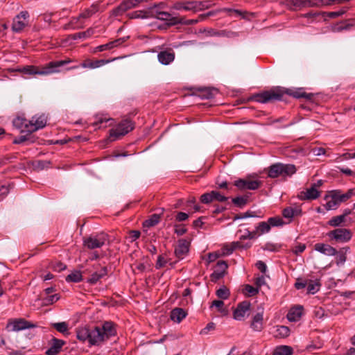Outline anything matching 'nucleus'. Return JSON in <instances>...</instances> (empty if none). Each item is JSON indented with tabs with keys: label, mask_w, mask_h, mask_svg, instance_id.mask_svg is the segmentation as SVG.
Returning a JSON list of instances; mask_svg holds the SVG:
<instances>
[{
	"label": "nucleus",
	"mask_w": 355,
	"mask_h": 355,
	"mask_svg": "<svg viewBox=\"0 0 355 355\" xmlns=\"http://www.w3.org/2000/svg\"><path fill=\"white\" fill-rule=\"evenodd\" d=\"M288 94L295 98H304L307 100H311L313 94L306 93L302 88L295 89H287L284 90L281 87L272 88L268 91H263L254 95V100L261 103H266L276 101H282L284 94Z\"/></svg>",
	"instance_id": "obj_1"
},
{
	"label": "nucleus",
	"mask_w": 355,
	"mask_h": 355,
	"mask_svg": "<svg viewBox=\"0 0 355 355\" xmlns=\"http://www.w3.org/2000/svg\"><path fill=\"white\" fill-rule=\"evenodd\" d=\"M72 62L71 59H66L63 60H56L49 62L42 70H39L37 67L29 65L26 66L21 69H17V71L30 74V75H46L52 73L58 72L57 69L59 67H63Z\"/></svg>",
	"instance_id": "obj_2"
},
{
	"label": "nucleus",
	"mask_w": 355,
	"mask_h": 355,
	"mask_svg": "<svg viewBox=\"0 0 355 355\" xmlns=\"http://www.w3.org/2000/svg\"><path fill=\"white\" fill-rule=\"evenodd\" d=\"M296 171L294 164L276 163L268 168V176L270 178H277L280 176L286 178L292 176L296 173Z\"/></svg>",
	"instance_id": "obj_3"
},
{
	"label": "nucleus",
	"mask_w": 355,
	"mask_h": 355,
	"mask_svg": "<svg viewBox=\"0 0 355 355\" xmlns=\"http://www.w3.org/2000/svg\"><path fill=\"white\" fill-rule=\"evenodd\" d=\"M134 123L129 119L122 120L115 128L110 130V139L113 141L128 134L134 129Z\"/></svg>",
	"instance_id": "obj_4"
},
{
	"label": "nucleus",
	"mask_w": 355,
	"mask_h": 355,
	"mask_svg": "<svg viewBox=\"0 0 355 355\" xmlns=\"http://www.w3.org/2000/svg\"><path fill=\"white\" fill-rule=\"evenodd\" d=\"M110 242L109 236L105 232H100L96 234H92L84 239L83 244L89 249H95L101 248L103 245Z\"/></svg>",
	"instance_id": "obj_5"
},
{
	"label": "nucleus",
	"mask_w": 355,
	"mask_h": 355,
	"mask_svg": "<svg viewBox=\"0 0 355 355\" xmlns=\"http://www.w3.org/2000/svg\"><path fill=\"white\" fill-rule=\"evenodd\" d=\"M36 327V324L28 321L24 318H15L10 319L8 321L6 329L8 331H19L26 329L35 328Z\"/></svg>",
	"instance_id": "obj_6"
},
{
	"label": "nucleus",
	"mask_w": 355,
	"mask_h": 355,
	"mask_svg": "<svg viewBox=\"0 0 355 355\" xmlns=\"http://www.w3.org/2000/svg\"><path fill=\"white\" fill-rule=\"evenodd\" d=\"M327 235L331 241L344 243L351 240L352 232L346 228H337L329 232Z\"/></svg>",
	"instance_id": "obj_7"
},
{
	"label": "nucleus",
	"mask_w": 355,
	"mask_h": 355,
	"mask_svg": "<svg viewBox=\"0 0 355 355\" xmlns=\"http://www.w3.org/2000/svg\"><path fill=\"white\" fill-rule=\"evenodd\" d=\"M205 1H178L172 6L176 10H186L197 12L202 9Z\"/></svg>",
	"instance_id": "obj_8"
},
{
	"label": "nucleus",
	"mask_w": 355,
	"mask_h": 355,
	"mask_svg": "<svg viewBox=\"0 0 355 355\" xmlns=\"http://www.w3.org/2000/svg\"><path fill=\"white\" fill-rule=\"evenodd\" d=\"M29 13L24 10L20 12L12 20V30L15 33L21 32L28 25Z\"/></svg>",
	"instance_id": "obj_9"
},
{
	"label": "nucleus",
	"mask_w": 355,
	"mask_h": 355,
	"mask_svg": "<svg viewBox=\"0 0 355 355\" xmlns=\"http://www.w3.org/2000/svg\"><path fill=\"white\" fill-rule=\"evenodd\" d=\"M261 182L259 180H252L250 178L239 179L234 182V185L239 190H256L261 185Z\"/></svg>",
	"instance_id": "obj_10"
},
{
	"label": "nucleus",
	"mask_w": 355,
	"mask_h": 355,
	"mask_svg": "<svg viewBox=\"0 0 355 355\" xmlns=\"http://www.w3.org/2000/svg\"><path fill=\"white\" fill-rule=\"evenodd\" d=\"M92 267L96 270L93 272L90 277L87 279V282L91 285H94L101 279L105 277L107 275L108 271L106 266H101L99 263L94 264Z\"/></svg>",
	"instance_id": "obj_11"
},
{
	"label": "nucleus",
	"mask_w": 355,
	"mask_h": 355,
	"mask_svg": "<svg viewBox=\"0 0 355 355\" xmlns=\"http://www.w3.org/2000/svg\"><path fill=\"white\" fill-rule=\"evenodd\" d=\"M12 124L15 128L19 130L21 132L32 133L33 124L31 120H27L24 117L17 116L12 121Z\"/></svg>",
	"instance_id": "obj_12"
},
{
	"label": "nucleus",
	"mask_w": 355,
	"mask_h": 355,
	"mask_svg": "<svg viewBox=\"0 0 355 355\" xmlns=\"http://www.w3.org/2000/svg\"><path fill=\"white\" fill-rule=\"evenodd\" d=\"M251 304L248 301H243L237 304L233 311V318L236 320H242L245 315L249 314Z\"/></svg>",
	"instance_id": "obj_13"
},
{
	"label": "nucleus",
	"mask_w": 355,
	"mask_h": 355,
	"mask_svg": "<svg viewBox=\"0 0 355 355\" xmlns=\"http://www.w3.org/2000/svg\"><path fill=\"white\" fill-rule=\"evenodd\" d=\"M263 308H261L259 311L252 315L250 326L254 331L260 332L263 330Z\"/></svg>",
	"instance_id": "obj_14"
},
{
	"label": "nucleus",
	"mask_w": 355,
	"mask_h": 355,
	"mask_svg": "<svg viewBox=\"0 0 355 355\" xmlns=\"http://www.w3.org/2000/svg\"><path fill=\"white\" fill-rule=\"evenodd\" d=\"M227 268V263L225 261H218L216 265L215 269L211 275L212 282H216L223 277Z\"/></svg>",
	"instance_id": "obj_15"
},
{
	"label": "nucleus",
	"mask_w": 355,
	"mask_h": 355,
	"mask_svg": "<svg viewBox=\"0 0 355 355\" xmlns=\"http://www.w3.org/2000/svg\"><path fill=\"white\" fill-rule=\"evenodd\" d=\"M190 243L186 239H180L175 248V254L179 259H182L188 254Z\"/></svg>",
	"instance_id": "obj_16"
},
{
	"label": "nucleus",
	"mask_w": 355,
	"mask_h": 355,
	"mask_svg": "<svg viewBox=\"0 0 355 355\" xmlns=\"http://www.w3.org/2000/svg\"><path fill=\"white\" fill-rule=\"evenodd\" d=\"M89 343L91 345H99L105 340L101 327H96L92 329H89Z\"/></svg>",
	"instance_id": "obj_17"
},
{
	"label": "nucleus",
	"mask_w": 355,
	"mask_h": 355,
	"mask_svg": "<svg viewBox=\"0 0 355 355\" xmlns=\"http://www.w3.org/2000/svg\"><path fill=\"white\" fill-rule=\"evenodd\" d=\"M316 184H313L311 188L306 191H301L299 198L302 200H312L317 199L320 196V191L316 189Z\"/></svg>",
	"instance_id": "obj_18"
},
{
	"label": "nucleus",
	"mask_w": 355,
	"mask_h": 355,
	"mask_svg": "<svg viewBox=\"0 0 355 355\" xmlns=\"http://www.w3.org/2000/svg\"><path fill=\"white\" fill-rule=\"evenodd\" d=\"M157 19L167 21L166 24L168 26H174L176 24H179V23H182V19L178 18L176 17H173L169 12L162 11L161 12H158Z\"/></svg>",
	"instance_id": "obj_19"
},
{
	"label": "nucleus",
	"mask_w": 355,
	"mask_h": 355,
	"mask_svg": "<svg viewBox=\"0 0 355 355\" xmlns=\"http://www.w3.org/2000/svg\"><path fill=\"white\" fill-rule=\"evenodd\" d=\"M157 58L161 64L168 65L173 62L175 59V53L172 49L162 51L158 53Z\"/></svg>",
	"instance_id": "obj_20"
},
{
	"label": "nucleus",
	"mask_w": 355,
	"mask_h": 355,
	"mask_svg": "<svg viewBox=\"0 0 355 355\" xmlns=\"http://www.w3.org/2000/svg\"><path fill=\"white\" fill-rule=\"evenodd\" d=\"M101 329L105 340L116 334L115 324L112 322H105Z\"/></svg>",
	"instance_id": "obj_21"
},
{
	"label": "nucleus",
	"mask_w": 355,
	"mask_h": 355,
	"mask_svg": "<svg viewBox=\"0 0 355 355\" xmlns=\"http://www.w3.org/2000/svg\"><path fill=\"white\" fill-rule=\"evenodd\" d=\"M314 249L327 256H334L338 254L336 249L328 244L318 243L315 244Z\"/></svg>",
	"instance_id": "obj_22"
},
{
	"label": "nucleus",
	"mask_w": 355,
	"mask_h": 355,
	"mask_svg": "<svg viewBox=\"0 0 355 355\" xmlns=\"http://www.w3.org/2000/svg\"><path fill=\"white\" fill-rule=\"evenodd\" d=\"M52 345L47 349L46 354L47 355H57L61 350L65 342L62 340L53 338L52 339Z\"/></svg>",
	"instance_id": "obj_23"
},
{
	"label": "nucleus",
	"mask_w": 355,
	"mask_h": 355,
	"mask_svg": "<svg viewBox=\"0 0 355 355\" xmlns=\"http://www.w3.org/2000/svg\"><path fill=\"white\" fill-rule=\"evenodd\" d=\"M303 307L297 306L290 309L287 314V318L289 321L295 322L300 319L302 315Z\"/></svg>",
	"instance_id": "obj_24"
},
{
	"label": "nucleus",
	"mask_w": 355,
	"mask_h": 355,
	"mask_svg": "<svg viewBox=\"0 0 355 355\" xmlns=\"http://www.w3.org/2000/svg\"><path fill=\"white\" fill-rule=\"evenodd\" d=\"M187 315V312L183 309L175 308L171 311L170 318L171 320L180 323Z\"/></svg>",
	"instance_id": "obj_25"
},
{
	"label": "nucleus",
	"mask_w": 355,
	"mask_h": 355,
	"mask_svg": "<svg viewBox=\"0 0 355 355\" xmlns=\"http://www.w3.org/2000/svg\"><path fill=\"white\" fill-rule=\"evenodd\" d=\"M31 122L33 124V132H35L37 130L43 128L44 127L46 126V118L44 115H40L37 118L33 116V117H32Z\"/></svg>",
	"instance_id": "obj_26"
},
{
	"label": "nucleus",
	"mask_w": 355,
	"mask_h": 355,
	"mask_svg": "<svg viewBox=\"0 0 355 355\" xmlns=\"http://www.w3.org/2000/svg\"><path fill=\"white\" fill-rule=\"evenodd\" d=\"M108 62L109 60H86L80 64V66L83 68L96 69L104 65Z\"/></svg>",
	"instance_id": "obj_27"
},
{
	"label": "nucleus",
	"mask_w": 355,
	"mask_h": 355,
	"mask_svg": "<svg viewBox=\"0 0 355 355\" xmlns=\"http://www.w3.org/2000/svg\"><path fill=\"white\" fill-rule=\"evenodd\" d=\"M273 336L276 338H285L290 335V329L284 325H277L275 327Z\"/></svg>",
	"instance_id": "obj_28"
},
{
	"label": "nucleus",
	"mask_w": 355,
	"mask_h": 355,
	"mask_svg": "<svg viewBox=\"0 0 355 355\" xmlns=\"http://www.w3.org/2000/svg\"><path fill=\"white\" fill-rule=\"evenodd\" d=\"M199 96L202 99H210L212 98L217 93L218 89L215 88H200Z\"/></svg>",
	"instance_id": "obj_29"
},
{
	"label": "nucleus",
	"mask_w": 355,
	"mask_h": 355,
	"mask_svg": "<svg viewBox=\"0 0 355 355\" xmlns=\"http://www.w3.org/2000/svg\"><path fill=\"white\" fill-rule=\"evenodd\" d=\"M302 209L299 208H293L291 207H286L282 211V216L285 218L292 219L295 216H300Z\"/></svg>",
	"instance_id": "obj_30"
},
{
	"label": "nucleus",
	"mask_w": 355,
	"mask_h": 355,
	"mask_svg": "<svg viewBox=\"0 0 355 355\" xmlns=\"http://www.w3.org/2000/svg\"><path fill=\"white\" fill-rule=\"evenodd\" d=\"M81 17L80 15L76 17H73L70 21L64 26V29H79L84 27L83 23L80 21Z\"/></svg>",
	"instance_id": "obj_31"
},
{
	"label": "nucleus",
	"mask_w": 355,
	"mask_h": 355,
	"mask_svg": "<svg viewBox=\"0 0 355 355\" xmlns=\"http://www.w3.org/2000/svg\"><path fill=\"white\" fill-rule=\"evenodd\" d=\"M320 283L318 279H307V293L310 294H315L316 293L320 288Z\"/></svg>",
	"instance_id": "obj_32"
},
{
	"label": "nucleus",
	"mask_w": 355,
	"mask_h": 355,
	"mask_svg": "<svg viewBox=\"0 0 355 355\" xmlns=\"http://www.w3.org/2000/svg\"><path fill=\"white\" fill-rule=\"evenodd\" d=\"M164 3H161L159 4H155L153 6H151L147 9V13L148 18L153 17V18H157L158 15H157L158 12H161L162 10V9L164 7Z\"/></svg>",
	"instance_id": "obj_33"
},
{
	"label": "nucleus",
	"mask_w": 355,
	"mask_h": 355,
	"mask_svg": "<svg viewBox=\"0 0 355 355\" xmlns=\"http://www.w3.org/2000/svg\"><path fill=\"white\" fill-rule=\"evenodd\" d=\"M67 282L78 283L83 280V275L80 271L74 270L65 277Z\"/></svg>",
	"instance_id": "obj_34"
},
{
	"label": "nucleus",
	"mask_w": 355,
	"mask_h": 355,
	"mask_svg": "<svg viewBox=\"0 0 355 355\" xmlns=\"http://www.w3.org/2000/svg\"><path fill=\"white\" fill-rule=\"evenodd\" d=\"M347 8H341L339 10H337V11H334V12H321V16L322 17H324V19H326V17L336 18V17H338L343 15V14H345L347 12Z\"/></svg>",
	"instance_id": "obj_35"
},
{
	"label": "nucleus",
	"mask_w": 355,
	"mask_h": 355,
	"mask_svg": "<svg viewBox=\"0 0 355 355\" xmlns=\"http://www.w3.org/2000/svg\"><path fill=\"white\" fill-rule=\"evenodd\" d=\"M98 11V5L93 4L90 8L85 9L79 15L81 19H87L92 17L94 14Z\"/></svg>",
	"instance_id": "obj_36"
},
{
	"label": "nucleus",
	"mask_w": 355,
	"mask_h": 355,
	"mask_svg": "<svg viewBox=\"0 0 355 355\" xmlns=\"http://www.w3.org/2000/svg\"><path fill=\"white\" fill-rule=\"evenodd\" d=\"M249 196L248 195H245L243 196H238L232 198V202L238 207L243 208L245 207L248 202Z\"/></svg>",
	"instance_id": "obj_37"
},
{
	"label": "nucleus",
	"mask_w": 355,
	"mask_h": 355,
	"mask_svg": "<svg viewBox=\"0 0 355 355\" xmlns=\"http://www.w3.org/2000/svg\"><path fill=\"white\" fill-rule=\"evenodd\" d=\"M345 218L344 216L339 215L332 217L327 223V224L331 227H340L342 225L343 223L345 221Z\"/></svg>",
	"instance_id": "obj_38"
},
{
	"label": "nucleus",
	"mask_w": 355,
	"mask_h": 355,
	"mask_svg": "<svg viewBox=\"0 0 355 355\" xmlns=\"http://www.w3.org/2000/svg\"><path fill=\"white\" fill-rule=\"evenodd\" d=\"M89 329L87 327L78 329L76 331L77 338L83 342H85V340L89 341Z\"/></svg>",
	"instance_id": "obj_39"
},
{
	"label": "nucleus",
	"mask_w": 355,
	"mask_h": 355,
	"mask_svg": "<svg viewBox=\"0 0 355 355\" xmlns=\"http://www.w3.org/2000/svg\"><path fill=\"white\" fill-rule=\"evenodd\" d=\"M94 33V30L92 28H88L87 31L80 33H76L71 35L73 40L87 38L91 37Z\"/></svg>",
	"instance_id": "obj_40"
},
{
	"label": "nucleus",
	"mask_w": 355,
	"mask_h": 355,
	"mask_svg": "<svg viewBox=\"0 0 355 355\" xmlns=\"http://www.w3.org/2000/svg\"><path fill=\"white\" fill-rule=\"evenodd\" d=\"M51 325L58 332L62 333V334H69L68 323L66 322H55V323H53Z\"/></svg>",
	"instance_id": "obj_41"
},
{
	"label": "nucleus",
	"mask_w": 355,
	"mask_h": 355,
	"mask_svg": "<svg viewBox=\"0 0 355 355\" xmlns=\"http://www.w3.org/2000/svg\"><path fill=\"white\" fill-rule=\"evenodd\" d=\"M160 220V216L159 214H154L150 216V217L144 221V226L147 227H150L156 225L159 223Z\"/></svg>",
	"instance_id": "obj_42"
},
{
	"label": "nucleus",
	"mask_w": 355,
	"mask_h": 355,
	"mask_svg": "<svg viewBox=\"0 0 355 355\" xmlns=\"http://www.w3.org/2000/svg\"><path fill=\"white\" fill-rule=\"evenodd\" d=\"M333 193L336 197L339 204H340L341 202H345V201L347 200L348 199H349L353 195V191H352V190H349L347 193H345L344 194H340V193L339 191H334Z\"/></svg>",
	"instance_id": "obj_43"
},
{
	"label": "nucleus",
	"mask_w": 355,
	"mask_h": 355,
	"mask_svg": "<svg viewBox=\"0 0 355 355\" xmlns=\"http://www.w3.org/2000/svg\"><path fill=\"white\" fill-rule=\"evenodd\" d=\"M293 354V349L291 347L283 345L277 347L273 355H291Z\"/></svg>",
	"instance_id": "obj_44"
},
{
	"label": "nucleus",
	"mask_w": 355,
	"mask_h": 355,
	"mask_svg": "<svg viewBox=\"0 0 355 355\" xmlns=\"http://www.w3.org/2000/svg\"><path fill=\"white\" fill-rule=\"evenodd\" d=\"M218 11H220V12H225L227 13V15L229 16L242 17L243 18L245 17V16L243 15V12L240 10L223 8L218 9Z\"/></svg>",
	"instance_id": "obj_45"
},
{
	"label": "nucleus",
	"mask_w": 355,
	"mask_h": 355,
	"mask_svg": "<svg viewBox=\"0 0 355 355\" xmlns=\"http://www.w3.org/2000/svg\"><path fill=\"white\" fill-rule=\"evenodd\" d=\"M216 294L218 298L226 300L230 297V292L226 286H223L216 291Z\"/></svg>",
	"instance_id": "obj_46"
},
{
	"label": "nucleus",
	"mask_w": 355,
	"mask_h": 355,
	"mask_svg": "<svg viewBox=\"0 0 355 355\" xmlns=\"http://www.w3.org/2000/svg\"><path fill=\"white\" fill-rule=\"evenodd\" d=\"M268 223L271 227H279L285 224L283 219L279 216L270 217L268 219Z\"/></svg>",
	"instance_id": "obj_47"
},
{
	"label": "nucleus",
	"mask_w": 355,
	"mask_h": 355,
	"mask_svg": "<svg viewBox=\"0 0 355 355\" xmlns=\"http://www.w3.org/2000/svg\"><path fill=\"white\" fill-rule=\"evenodd\" d=\"M339 205L340 204L336 197L333 193L331 195V199L326 203L325 207L327 210L336 209L339 206Z\"/></svg>",
	"instance_id": "obj_48"
},
{
	"label": "nucleus",
	"mask_w": 355,
	"mask_h": 355,
	"mask_svg": "<svg viewBox=\"0 0 355 355\" xmlns=\"http://www.w3.org/2000/svg\"><path fill=\"white\" fill-rule=\"evenodd\" d=\"M257 231H259V234H263L265 233H268L270 230V225L267 222H260L257 225Z\"/></svg>",
	"instance_id": "obj_49"
},
{
	"label": "nucleus",
	"mask_w": 355,
	"mask_h": 355,
	"mask_svg": "<svg viewBox=\"0 0 355 355\" xmlns=\"http://www.w3.org/2000/svg\"><path fill=\"white\" fill-rule=\"evenodd\" d=\"M214 35L227 37L230 38L236 37L239 36V33L232 31L223 30L220 31H217L214 33Z\"/></svg>",
	"instance_id": "obj_50"
},
{
	"label": "nucleus",
	"mask_w": 355,
	"mask_h": 355,
	"mask_svg": "<svg viewBox=\"0 0 355 355\" xmlns=\"http://www.w3.org/2000/svg\"><path fill=\"white\" fill-rule=\"evenodd\" d=\"M212 306L216 307L218 311L223 315H226L227 313V310L224 308V302L222 300H214L211 307Z\"/></svg>",
	"instance_id": "obj_51"
},
{
	"label": "nucleus",
	"mask_w": 355,
	"mask_h": 355,
	"mask_svg": "<svg viewBox=\"0 0 355 355\" xmlns=\"http://www.w3.org/2000/svg\"><path fill=\"white\" fill-rule=\"evenodd\" d=\"M59 299L60 296L58 294L49 295L43 299V304L45 306L50 305L53 304L54 302H56Z\"/></svg>",
	"instance_id": "obj_52"
},
{
	"label": "nucleus",
	"mask_w": 355,
	"mask_h": 355,
	"mask_svg": "<svg viewBox=\"0 0 355 355\" xmlns=\"http://www.w3.org/2000/svg\"><path fill=\"white\" fill-rule=\"evenodd\" d=\"M244 291L245 294L249 297L254 296L259 293V288L257 287L254 288L250 284H246L245 286Z\"/></svg>",
	"instance_id": "obj_53"
},
{
	"label": "nucleus",
	"mask_w": 355,
	"mask_h": 355,
	"mask_svg": "<svg viewBox=\"0 0 355 355\" xmlns=\"http://www.w3.org/2000/svg\"><path fill=\"white\" fill-rule=\"evenodd\" d=\"M248 217H257V215L254 211H248L245 213H241L234 216V220L238 219H243Z\"/></svg>",
	"instance_id": "obj_54"
},
{
	"label": "nucleus",
	"mask_w": 355,
	"mask_h": 355,
	"mask_svg": "<svg viewBox=\"0 0 355 355\" xmlns=\"http://www.w3.org/2000/svg\"><path fill=\"white\" fill-rule=\"evenodd\" d=\"M31 137H30V134L28 133V135H21L17 138L15 139L14 140V144H21L25 141H30V143H33V140H31Z\"/></svg>",
	"instance_id": "obj_55"
},
{
	"label": "nucleus",
	"mask_w": 355,
	"mask_h": 355,
	"mask_svg": "<svg viewBox=\"0 0 355 355\" xmlns=\"http://www.w3.org/2000/svg\"><path fill=\"white\" fill-rule=\"evenodd\" d=\"M212 191L205 193L200 196V201L204 204H208L214 200Z\"/></svg>",
	"instance_id": "obj_56"
},
{
	"label": "nucleus",
	"mask_w": 355,
	"mask_h": 355,
	"mask_svg": "<svg viewBox=\"0 0 355 355\" xmlns=\"http://www.w3.org/2000/svg\"><path fill=\"white\" fill-rule=\"evenodd\" d=\"M204 19H205V15H199L197 19H188V20H186V21H183L182 20V23H180L181 24H185V25H193V24H196L200 21H203Z\"/></svg>",
	"instance_id": "obj_57"
},
{
	"label": "nucleus",
	"mask_w": 355,
	"mask_h": 355,
	"mask_svg": "<svg viewBox=\"0 0 355 355\" xmlns=\"http://www.w3.org/2000/svg\"><path fill=\"white\" fill-rule=\"evenodd\" d=\"M241 241L232 242L230 243V247L227 248V254H232L235 250L241 249Z\"/></svg>",
	"instance_id": "obj_58"
},
{
	"label": "nucleus",
	"mask_w": 355,
	"mask_h": 355,
	"mask_svg": "<svg viewBox=\"0 0 355 355\" xmlns=\"http://www.w3.org/2000/svg\"><path fill=\"white\" fill-rule=\"evenodd\" d=\"M216 328V324L214 322L208 323L205 328L201 329L200 334V335H207L209 334L210 331L214 330Z\"/></svg>",
	"instance_id": "obj_59"
},
{
	"label": "nucleus",
	"mask_w": 355,
	"mask_h": 355,
	"mask_svg": "<svg viewBox=\"0 0 355 355\" xmlns=\"http://www.w3.org/2000/svg\"><path fill=\"white\" fill-rule=\"evenodd\" d=\"M125 12L123 6L120 3L116 8L112 10V15L114 17L121 16Z\"/></svg>",
	"instance_id": "obj_60"
},
{
	"label": "nucleus",
	"mask_w": 355,
	"mask_h": 355,
	"mask_svg": "<svg viewBox=\"0 0 355 355\" xmlns=\"http://www.w3.org/2000/svg\"><path fill=\"white\" fill-rule=\"evenodd\" d=\"M132 18H148L147 10L135 11L132 15Z\"/></svg>",
	"instance_id": "obj_61"
},
{
	"label": "nucleus",
	"mask_w": 355,
	"mask_h": 355,
	"mask_svg": "<svg viewBox=\"0 0 355 355\" xmlns=\"http://www.w3.org/2000/svg\"><path fill=\"white\" fill-rule=\"evenodd\" d=\"M212 194L214 195V200H217L218 202H225L228 199L227 197L220 194L218 191H212Z\"/></svg>",
	"instance_id": "obj_62"
},
{
	"label": "nucleus",
	"mask_w": 355,
	"mask_h": 355,
	"mask_svg": "<svg viewBox=\"0 0 355 355\" xmlns=\"http://www.w3.org/2000/svg\"><path fill=\"white\" fill-rule=\"evenodd\" d=\"M342 21L344 24V28L345 29V31L350 30L352 27L355 26L354 19H349Z\"/></svg>",
	"instance_id": "obj_63"
},
{
	"label": "nucleus",
	"mask_w": 355,
	"mask_h": 355,
	"mask_svg": "<svg viewBox=\"0 0 355 355\" xmlns=\"http://www.w3.org/2000/svg\"><path fill=\"white\" fill-rule=\"evenodd\" d=\"M166 263H167V261L162 255H159L157 258V262L155 264V268L157 269L162 268L166 266Z\"/></svg>",
	"instance_id": "obj_64"
}]
</instances>
